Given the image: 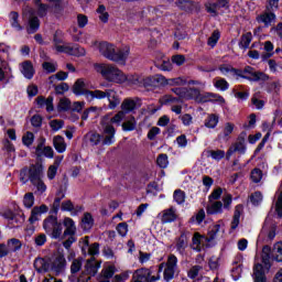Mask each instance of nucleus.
I'll return each instance as SVG.
<instances>
[{
  "instance_id": "nucleus-1",
  "label": "nucleus",
  "mask_w": 282,
  "mask_h": 282,
  "mask_svg": "<svg viewBox=\"0 0 282 282\" xmlns=\"http://www.w3.org/2000/svg\"><path fill=\"white\" fill-rule=\"evenodd\" d=\"M95 70L100 74L104 80L107 83H115L117 85H122L127 83V75L113 64H95Z\"/></svg>"
},
{
  "instance_id": "nucleus-2",
  "label": "nucleus",
  "mask_w": 282,
  "mask_h": 282,
  "mask_svg": "<svg viewBox=\"0 0 282 282\" xmlns=\"http://www.w3.org/2000/svg\"><path fill=\"white\" fill-rule=\"evenodd\" d=\"M43 230L51 239L63 238V223H61L56 216L51 215L43 220Z\"/></svg>"
},
{
  "instance_id": "nucleus-3",
  "label": "nucleus",
  "mask_w": 282,
  "mask_h": 282,
  "mask_svg": "<svg viewBox=\"0 0 282 282\" xmlns=\"http://www.w3.org/2000/svg\"><path fill=\"white\" fill-rule=\"evenodd\" d=\"M232 206V195L226 194L221 200H212L206 207L207 215H221L224 210H230Z\"/></svg>"
},
{
  "instance_id": "nucleus-4",
  "label": "nucleus",
  "mask_w": 282,
  "mask_h": 282,
  "mask_svg": "<svg viewBox=\"0 0 282 282\" xmlns=\"http://www.w3.org/2000/svg\"><path fill=\"white\" fill-rule=\"evenodd\" d=\"M162 271L164 281L170 282L175 279V274L177 272V257L175 254H170L166 263L162 262L159 265L158 274H160Z\"/></svg>"
},
{
  "instance_id": "nucleus-5",
  "label": "nucleus",
  "mask_w": 282,
  "mask_h": 282,
  "mask_svg": "<svg viewBox=\"0 0 282 282\" xmlns=\"http://www.w3.org/2000/svg\"><path fill=\"white\" fill-rule=\"evenodd\" d=\"M93 96H95V100H105V98H107L109 109H116V107L120 105V96H118V93L111 88L106 90L95 89Z\"/></svg>"
},
{
  "instance_id": "nucleus-6",
  "label": "nucleus",
  "mask_w": 282,
  "mask_h": 282,
  "mask_svg": "<svg viewBox=\"0 0 282 282\" xmlns=\"http://www.w3.org/2000/svg\"><path fill=\"white\" fill-rule=\"evenodd\" d=\"M240 74H237V76H240L241 78H248V80L253 82H265L270 79V76L263 72H256L253 67L246 66L243 69H239Z\"/></svg>"
},
{
  "instance_id": "nucleus-7",
  "label": "nucleus",
  "mask_w": 282,
  "mask_h": 282,
  "mask_svg": "<svg viewBox=\"0 0 282 282\" xmlns=\"http://www.w3.org/2000/svg\"><path fill=\"white\" fill-rule=\"evenodd\" d=\"M96 90H88L86 88L85 79H77L73 86V94L76 96H85L88 102H94L96 100V96L94 95Z\"/></svg>"
},
{
  "instance_id": "nucleus-8",
  "label": "nucleus",
  "mask_w": 282,
  "mask_h": 282,
  "mask_svg": "<svg viewBox=\"0 0 282 282\" xmlns=\"http://www.w3.org/2000/svg\"><path fill=\"white\" fill-rule=\"evenodd\" d=\"M173 94L175 96H178V98H182L183 100H196V102L199 99V89L197 88H184V87H177L172 88Z\"/></svg>"
},
{
  "instance_id": "nucleus-9",
  "label": "nucleus",
  "mask_w": 282,
  "mask_h": 282,
  "mask_svg": "<svg viewBox=\"0 0 282 282\" xmlns=\"http://www.w3.org/2000/svg\"><path fill=\"white\" fill-rule=\"evenodd\" d=\"M23 18L29 20L28 33L34 34L41 28V21L34 17V10L30 7L23 9Z\"/></svg>"
},
{
  "instance_id": "nucleus-10",
  "label": "nucleus",
  "mask_w": 282,
  "mask_h": 282,
  "mask_svg": "<svg viewBox=\"0 0 282 282\" xmlns=\"http://www.w3.org/2000/svg\"><path fill=\"white\" fill-rule=\"evenodd\" d=\"M226 232V225L224 220H218L217 224L212 226L207 234V241H215V239H224Z\"/></svg>"
},
{
  "instance_id": "nucleus-11",
  "label": "nucleus",
  "mask_w": 282,
  "mask_h": 282,
  "mask_svg": "<svg viewBox=\"0 0 282 282\" xmlns=\"http://www.w3.org/2000/svg\"><path fill=\"white\" fill-rule=\"evenodd\" d=\"M116 142V128L111 123H107L102 128L101 144L104 147H111Z\"/></svg>"
},
{
  "instance_id": "nucleus-12",
  "label": "nucleus",
  "mask_w": 282,
  "mask_h": 282,
  "mask_svg": "<svg viewBox=\"0 0 282 282\" xmlns=\"http://www.w3.org/2000/svg\"><path fill=\"white\" fill-rule=\"evenodd\" d=\"M95 47H97L98 52L108 61H112L113 52H116V45L109 42H95Z\"/></svg>"
},
{
  "instance_id": "nucleus-13",
  "label": "nucleus",
  "mask_w": 282,
  "mask_h": 282,
  "mask_svg": "<svg viewBox=\"0 0 282 282\" xmlns=\"http://www.w3.org/2000/svg\"><path fill=\"white\" fill-rule=\"evenodd\" d=\"M143 17L145 21H148L149 25H155V23H158V19H162V17H164V11H162V7L149 8L143 11Z\"/></svg>"
},
{
  "instance_id": "nucleus-14",
  "label": "nucleus",
  "mask_w": 282,
  "mask_h": 282,
  "mask_svg": "<svg viewBox=\"0 0 282 282\" xmlns=\"http://www.w3.org/2000/svg\"><path fill=\"white\" fill-rule=\"evenodd\" d=\"M234 153H240V155L246 154V139L243 137H239L237 141L228 149L226 158L230 160Z\"/></svg>"
},
{
  "instance_id": "nucleus-15",
  "label": "nucleus",
  "mask_w": 282,
  "mask_h": 282,
  "mask_svg": "<svg viewBox=\"0 0 282 282\" xmlns=\"http://www.w3.org/2000/svg\"><path fill=\"white\" fill-rule=\"evenodd\" d=\"M129 54H131V47L123 46L121 48H117L112 54V63H127V58H129Z\"/></svg>"
},
{
  "instance_id": "nucleus-16",
  "label": "nucleus",
  "mask_w": 282,
  "mask_h": 282,
  "mask_svg": "<svg viewBox=\"0 0 282 282\" xmlns=\"http://www.w3.org/2000/svg\"><path fill=\"white\" fill-rule=\"evenodd\" d=\"M35 155L37 158H43L44 155V158L52 159L54 158V149H52L50 145L45 147V139H41L37 147L35 148Z\"/></svg>"
},
{
  "instance_id": "nucleus-17",
  "label": "nucleus",
  "mask_w": 282,
  "mask_h": 282,
  "mask_svg": "<svg viewBox=\"0 0 282 282\" xmlns=\"http://www.w3.org/2000/svg\"><path fill=\"white\" fill-rule=\"evenodd\" d=\"M256 21L264 25V28H270L273 23H276V14L272 11H267L257 15Z\"/></svg>"
},
{
  "instance_id": "nucleus-18",
  "label": "nucleus",
  "mask_w": 282,
  "mask_h": 282,
  "mask_svg": "<svg viewBox=\"0 0 282 282\" xmlns=\"http://www.w3.org/2000/svg\"><path fill=\"white\" fill-rule=\"evenodd\" d=\"M44 167L42 164L36 163L29 169V180L31 184L39 182L43 177Z\"/></svg>"
},
{
  "instance_id": "nucleus-19",
  "label": "nucleus",
  "mask_w": 282,
  "mask_h": 282,
  "mask_svg": "<svg viewBox=\"0 0 282 282\" xmlns=\"http://www.w3.org/2000/svg\"><path fill=\"white\" fill-rule=\"evenodd\" d=\"M65 230L64 234H62V238L64 237H75L76 235V223H74V219L69 218V217H65L63 220Z\"/></svg>"
},
{
  "instance_id": "nucleus-20",
  "label": "nucleus",
  "mask_w": 282,
  "mask_h": 282,
  "mask_svg": "<svg viewBox=\"0 0 282 282\" xmlns=\"http://www.w3.org/2000/svg\"><path fill=\"white\" fill-rule=\"evenodd\" d=\"M47 210H50V208H47L46 205L33 207L31 210V216L29 217V223L36 224V221L41 219V215H44L45 213H47Z\"/></svg>"
},
{
  "instance_id": "nucleus-21",
  "label": "nucleus",
  "mask_w": 282,
  "mask_h": 282,
  "mask_svg": "<svg viewBox=\"0 0 282 282\" xmlns=\"http://www.w3.org/2000/svg\"><path fill=\"white\" fill-rule=\"evenodd\" d=\"M66 264L67 261L65 260V256L57 254L52 261L51 270H53V272H56L57 274H61V272L65 270Z\"/></svg>"
},
{
  "instance_id": "nucleus-22",
  "label": "nucleus",
  "mask_w": 282,
  "mask_h": 282,
  "mask_svg": "<svg viewBox=\"0 0 282 282\" xmlns=\"http://www.w3.org/2000/svg\"><path fill=\"white\" fill-rule=\"evenodd\" d=\"M20 72L23 74L24 78H28V80H32L34 78V65H32V62L25 61L20 64Z\"/></svg>"
},
{
  "instance_id": "nucleus-23",
  "label": "nucleus",
  "mask_w": 282,
  "mask_h": 282,
  "mask_svg": "<svg viewBox=\"0 0 282 282\" xmlns=\"http://www.w3.org/2000/svg\"><path fill=\"white\" fill-rule=\"evenodd\" d=\"M176 219H177V212L173 207L169 209H164L161 213L162 224H172V221H175Z\"/></svg>"
},
{
  "instance_id": "nucleus-24",
  "label": "nucleus",
  "mask_w": 282,
  "mask_h": 282,
  "mask_svg": "<svg viewBox=\"0 0 282 282\" xmlns=\"http://www.w3.org/2000/svg\"><path fill=\"white\" fill-rule=\"evenodd\" d=\"M98 270H100V263L96 259L93 258L86 262L85 273L88 274L87 276H96Z\"/></svg>"
},
{
  "instance_id": "nucleus-25",
  "label": "nucleus",
  "mask_w": 282,
  "mask_h": 282,
  "mask_svg": "<svg viewBox=\"0 0 282 282\" xmlns=\"http://www.w3.org/2000/svg\"><path fill=\"white\" fill-rule=\"evenodd\" d=\"M188 248V232H183L176 239V250L180 254H184V250Z\"/></svg>"
},
{
  "instance_id": "nucleus-26",
  "label": "nucleus",
  "mask_w": 282,
  "mask_h": 282,
  "mask_svg": "<svg viewBox=\"0 0 282 282\" xmlns=\"http://www.w3.org/2000/svg\"><path fill=\"white\" fill-rule=\"evenodd\" d=\"M53 147L57 153H65V151H67V143L62 135H55L53 138Z\"/></svg>"
},
{
  "instance_id": "nucleus-27",
  "label": "nucleus",
  "mask_w": 282,
  "mask_h": 282,
  "mask_svg": "<svg viewBox=\"0 0 282 282\" xmlns=\"http://www.w3.org/2000/svg\"><path fill=\"white\" fill-rule=\"evenodd\" d=\"M85 139L87 142H89L90 147H98V144H100V142H102V135L98 132H88L85 135Z\"/></svg>"
},
{
  "instance_id": "nucleus-28",
  "label": "nucleus",
  "mask_w": 282,
  "mask_h": 282,
  "mask_svg": "<svg viewBox=\"0 0 282 282\" xmlns=\"http://www.w3.org/2000/svg\"><path fill=\"white\" fill-rule=\"evenodd\" d=\"M174 3L183 12H193V8H195L193 0H176Z\"/></svg>"
},
{
  "instance_id": "nucleus-29",
  "label": "nucleus",
  "mask_w": 282,
  "mask_h": 282,
  "mask_svg": "<svg viewBox=\"0 0 282 282\" xmlns=\"http://www.w3.org/2000/svg\"><path fill=\"white\" fill-rule=\"evenodd\" d=\"M213 98H215V100H217L218 102H226L224 97L217 96L214 94H209V93H205V94L199 93L197 102H210V100H213Z\"/></svg>"
},
{
  "instance_id": "nucleus-30",
  "label": "nucleus",
  "mask_w": 282,
  "mask_h": 282,
  "mask_svg": "<svg viewBox=\"0 0 282 282\" xmlns=\"http://www.w3.org/2000/svg\"><path fill=\"white\" fill-rule=\"evenodd\" d=\"M33 265H34L36 272H40V273L50 272V270H51V265L43 258L35 259Z\"/></svg>"
},
{
  "instance_id": "nucleus-31",
  "label": "nucleus",
  "mask_w": 282,
  "mask_h": 282,
  "mask_svg": "<svg viewBox=\"0 0 282 282\" xmlns=\"http://www.w3.org/2000/svg\"><path fill=\"white\" fill-rule=\"evenodd\" d=\"M117 272H118V268H116V264L106 263V264H104V268L101 270V276H104V279H108L109 280Z\"/></svg>"
},
{
  "instance_id": "nucleus-32",
  "label": "nucleus",
  "mask_w": 282,
  "mask_h": 282,
  "mask_svg": "<svg viewBox=\"0 0 282 282\" xmlns=\"http://www.w3.org/2000/svg\"><path fill=\"white\" fill-rule=\"evenodd\" d=\"M271 252L274 261L282 263V241L275 242Z\"/></svg>"
},
{
  "instance_id": "nucleus-33",
  "label": "nucleus",
  "mask_w": 282,
  "mask_h": 282,
  "mask_svg": "<svg viewBox=\"0 0 282 282\" xmlns=\"http://www.w3.org/2000/svg\"><path fill=\"white\" fill-rule=\"evenodd\" d=\"M217 124H219V116L215 113L208 115L204 122L207 129H215Z\"/></svg>"
},
{
  "instance_id": "nucleus-34",
  "label": "nucleus",
  "mask_w": 282,
  "mask_h": 282,
  "mask_svg": "<svg viewBox=\"0 0 282 282\" xmlns=\"http://www.w3.org/2000/svg\"><path fill=\"white\" fill-rule=\"evenodd\" d=\"M135 107H138V102L133 99H124L121 104V109L123 113H130V111L135 110Z\"/></svg>"
},
{
  "instance_id": "nucleus-35",
  "label": "nucleus",
  "mask_w": 282,
  "mask_h": 282,
  "mask_svg": "<svg viewBox=\"0 0 282 282\" xmlns=\"http://www.w3.org/2000/svg\"><path fill=\"white\" fill-rule=\"evenodd\" d=\"M254 282H265V275L263 274V265L256 264L253 268Z\"/></svg>"
},
{
  "instance_id": "nucleus-36",
  "label": "nucleus",
  "mask_w": 282,
  "mask_h": 282,
  "mask_svg": "<svg viewBox=\"0 0 282 282\" xmlns=\"http://www.w3.org/2000/svg\"><path fill=\"white\" fill-rule=\"evenodd\" d=\"M67 54H69V56H85L86 51L84 47H82L79 45L68 44Z\"/></svg>"
},
{
  "instance_id": "nucleus-37",
  "label": "nucleus",
  "mask_w": 282,
  "mask_h": 282,
  "mask_svg": "<svg viewBox=\"0 0 282 282\" xmlns=\"http://www.w3.org/2000/svg\"><path fill=\"white\" fill-rule=\"evenodd\" d=\"M250 43H252V33L247 32L241 35L240 42H239V47L241 50H248V47H250Z\"/></svg>"
},
{
  "instance_id": "nucleus-38",
  "label": "nucleus",
  "mask_w": 282,
  "mask_h": 282,
  "mask_svg": "<svg viewBox=\"0 0 282 282\" xmlns=\"http://www.w3.org/2000/svg\"><path fill=\"white\" fill-rule=\"evenodd\" d=\"M93 227H94V217L89 213L84 214V217L82 219V228L84 230H91Z\"/></svg>"
},
{
  "instance_id": "nucleus-39",
  "label": "nucleus",
  "mask_w": 282,
  "mask_h": 282,
  "mask_svg": "<svg viewBox=\"0 0 282 282\" xmlns=\"http://www.w3.org/2000/svg\"><path fill=\"white\" fill-rule=\"evenodd\" d=\"M11 26L14 28L18 32H21L23 30V26L19 23V13L17 11H12L9 14Z\"/></svg>"
},
{
  "instance_id": "nucleus-40",
  "label": "nucleus",
  "mask_w": 282,
  "mask_h": 282,
  "mask_svg": "<svg viewBox=\"0 0 282 282\" xmlns=\"http://www.w3.org/2000/svg\"><path fill=\"white\" fill-rule=\"evenodd\" d=\"M7 246L9 247L10 252H19L23 247V243H21V240L17 238H11L8 240Z\"/></svg>"
},
{
  "instance_id": "nucleus-41",
  "label": "nucleus",
  "mask_w": 282,
  "mask_h": 282,
  "mask_svg": "<svg viewBox=\"0 0 282 282\" xmlns=\"http://www.w3.org/2000/svg\"><path fill=\"white\" fill-rule=\"evenodd\" d=\"M219 70L224 76H228L229 74H232L234 76H237V74H241L239 69L234 68L231 65L223 64L219 66Z\"/></svg>"
},
{
  "instance_id": "nucleus-42",
  "label": "nucleus",
  "mask_w": 282,
  "mask_h": 282,
  "mask_svg": "<svg viewBox=\"0 0 282 282\" xmlns=\"http://www.w3.org/2000/svg\"><path fill=\"white\" fill-rule=\"evenodd\" d=\"M207 153L212 160H216L217 162L226 158V152L224 150H209Z\"/></svg>"
},
{
  "instance_id": "nucleus-43",
  "label": "nucleus",
  "mask_w": 282,
  "mask_h": 282,
  "mask_svg": "<svg viewBox=\"0 0 282 282\" xmlns=\"http://www.w3.org/2000/svg\"><path fill=\"white\" fill-rule=\"evenodd\" d=\"M186 78L184 77H175V78H170L167 79V85H170V87H184V85H186Z\"/></svg>"
},
{
  "instance_id": "nucleus-44",
  "label": "nucleus",
  "mask_w": 282,
  "mask_h": 282,
  "mask_svg": "<svg viewBox=\"0 0 282 282\" xmlns=\"http://www.w3.org/2000/svg\"><path fill=\"white\" fill-rule=\"evenodd\" d=\"M204 241V236L199 235V232H195L192 238V243L194 250H202V243Z\"/></svg>"
},
{
  "instance_id": "nucleus-45",
  "label": "nucleus",
  "mask_w": 282,
  "mask_h": 282,
  "mask_svg": "<svg viewBox=\"0 0 282 282\" xmlns=\"http://www.w3.org/2000/svg\"><path fill=\"white\" fill-rule=\"evenodd\" d=\"M205 219H206V212L204 209H199L198 213H196V215H194L191 218V223L197 224L199 226V224H202Z\"/></svg>"
},
{
  "instance_id": "nucleus-46",
  "label": "nucleus",
  "mask_w": 282,
  "mask_h": 282,
  "mask_svg": "<svg viewBox=\"0 0 282 282\" xmlns=\"http://www.w3.org/2000/svg\"><path fill=\"white\" fill-rule=\"evenodd\" d=\"M250 177H251V181L253 182V184H259V182H261V180H263V171L256 167L251 171Z\"/></svg>"
},
{
  "instance_id": "nucleus-47",
  "label": "nucleus",
  "mask_w": 282,
  "mask_h": 282,
  "mask_svg": "<svg viewBox=\"0 0 282 282\" xmlns=\"http://www.w3.org/2000/svg\"><path fill=\"white\" fill-rule=\"evenodd\" d=\"M173 197L174 202H176V204L178 205L184 204L186 202V193H184V191L182 189L174 191Z\"/></svg>"
},
{
  "instance_id": "nucleus-48",
  "label": "nucleus",
  "mask_w": 282,
  "mask_h": 282,
  "mask_svg": "<svg viewBox=\"0 0 282 282\" xmlns=\"http://www.w3.org/2000/svg\"><path fill=\"white\" fill-rule=\"evenodd\" d=\"M205 8L212 17H217V11L220 10L218 2H208L205 4Z\"/></svg>"
},
{
  "instance_id": "nucleus-49",
  "label": "nucleus",
  "mask_w": 282,
  "mask_h": 282,
  "mask_svg": "<svg viewBox=\"0 0 282 282\" xmlns=\"http://www.w3.org/2000/svg\"><path fill=\"white\" fill-rule=\"evenodd\" d=\"M23 206L24 208H32V206H34V194L33 193H26L23 196Z\"/></svg>"
},
{
  "instance_id": "nucleus-50",
  "label": "nucleus",
  "mask_w": 282,
  "mask_h": 282,
  "mask_svg": "<svg viewBox=\"0 0 282 282\" xmlns=\"http://www.w3.org/2000/svg\"><path fill=\"white\" fill-rule=\"evenodd\" d=\"M42 67L45 72H47V74H54V72L58 69V64H56V62H44Z\"/></svg>"
},
{
  "instance_id": "nucleus-51",
  "label": "nucleus",
  "mask_w": 282,
  "mask_h": 282,
  "mask_svg": "<svg viewBox=\"0 0 282 282\" xmlns=\"http://www.w3.org/2000/svg\"><path fill=\"white\" fill-rule=\"evenodd\" d=\"M97 12L99 13V20L102 23H107V21H109V13L107 12V8H105V6L100 4Z\"/></svg>"
},
{
  "instance_id": "nucleus-52",
  "label": "nucleus",
  "mask_w": 282,
  "mask_h": 282,
  "mask_svg": "<svg viewBox=\"0 0 282 282\" xmlns=\"http://www.w3.org/2000/svg\"><path fill=\"white\" fill-rule=\"evenodd\" d=\"M270 254H272V248L270 246H264L262 248V261L265 265H268V263H270Z\"/></svg>"
},
{
  "instance_id": "nucleus-53",
  "label": "nucleus",
  "mask_w": 282,
  "mask_h": 282,
  "mask_svg": "<svg viewBox=\"0 0 282 282\" xmlns=\"http://www.w3.org/2000/svg\"><path fill=\"white\" fill-rule=\"evenodd\" d=\"M162 100H163V105H177V104H180V102H182V98H176V97H173V96H171V95H165L163 98H162Z\"/></svg>"
},
{
  "instance_id": "nucleus-54",
  "label": "nucleus",
  "mask_w": 282,
  "mask_h": 282,
  "mask_svg": "<svg viewBox=\"0 0 282 282\" xmlns=\"http://www.w3.org/2000/svg\"><path fill=\"white\" fill-rule=\"evenodd\" d=\"M50 127L52 131H61V129L65 127V122L61 119H53L50 121Z\"/></svg>"
},
{
  "instance_id": "nucleus-55",
  "label": "nucleus",
  "mask_w": 282,
  "mask_h": 282,
  "mask_svg": "<svg viewBox=\"0 0 282 282\" xmlns=\"http://www.w3.org/2000/svg\"><path fill=\"white\" fill-rule=\"evenodd\" d=\"M37 6V14L39 17H46L47 10H50V6L41 3V0H35Z\"/></svg>"
},
{
  "instance_id": "nucleus-56",
  "label": "nucleus",
  "mask_w": 282,
  "mask_h": 282,
  "mask_svg": "<svg viewBox=\"0 0 282 282\" xmlns=\"http://www.w3.org/2000/svg\"><path fill=\"white\" fill-rule=\"evenodd\" d=\"M69 107H72V101H69V99L67 98L59 99V102L57 106L58 111H67Z\"/></svg>"
},
{
  "instance_id": "nucleus-57",
  "label": "nucleus",
  "mask_w": 282,
  "mask_h": 282,
  "mask_svg": "<svg viewBox=\"0 0 282 282\" xmlns=\"http://www.w3.org/2000/svg\"><path fill=\"white\" fill-rule=\"evenodd\" d=\"M22 142H23L24 147H32V144H34V133L28 131L22 137Z\"/></svg>"
},
{
  "instance_id": "nucleus-58",
  "label": "nucleus",
  "mask_w": 282,
  "mask_h": 282,
  "mask_svg": "<svg viewBox=\"0 0 282 282\" xmlns=\"http://www.w3.org/2000/svg\"><path fill=\"white\" fill-rule=\"evenodd\" d=\"M127 80L130 85H135L137 87H142V76L140 75H131L127 76Z\"/></svg>"
},
{
  "instance_id": "nucleus-59",
  "label": "nucleus",
  "mask_w": 282,
  "mask_h": 282,
  "mask_svg": "<svg viewBox=\"0 0 282 282\" xmlns=\"http://www.w3.org/2000/svg\"><path fill=\"white\" fill-rule=\"evenodd\" d=\"M223 193L224 189L221 187L214 189L212 194L208 196V202H217V199L221 198Z\"/></svg>"
},
{
  "instance_id": "nucleus-60",
  "label": "nucleus",
  "mask_w": 282,
  "mask_h": 282,
  "mask_svg": "<svg viewBox=\"0 0 282 282\" xmlns=\"http://www.w3.org/2000/svg\"><path fill=\"white\" fill-rule=\"evenodd\" d=\"M156 164L160 169H166L169 166V156L166 154H160L156 159Z\"/></svg>"
},
{
  "instance_id": "nucleus-61",
  "label": "nucleus",
  "mask_w": 282,
  "mask_h": 282,
  "mask_svg": "<svg viewBox=\"0 0 282 282\" xmlns=\"http://www.w3.org/2000/svg\"><path fill=\"white\" fill-rule=\"evenodd\" d=\"M131 276V271H124L113 276L112 282H126Z\"/></svg>"
},
{
  "instance_id": "nucleus-62",
  "label": "nucleus",
  "mask_w": 282,
  "mask_h": 282,
  "mask_svg": "<svg viewBox=\"0 0 282 282\" xmlns=\"http://www.w3.org/2000/svg\"><path fill=\"white\" fill-rule=\"evenodd\" d=\"M221 34L219 33V31H214L212 36L208 39L207 44L210 47H215L217 45V41H219Z\"/></svg>"
},
{
  "instance_id": "nucleus-63",
  "label": "nucleus",
  "mask_w": 282,
  "mask_h": 282,
  "mask_svg": "<svg viewBox=\"0 0 282 282\" xmlns=\"http://www.w3.org/2000/svg\"><path fill=\"white\" fill-rule=\"evenodd\" d=\"M135 118H132L122 123V129L124 131H135Z\"/></svg>"
},
{
  "instance_id": "nucleus-64",
  "label": "nucleus",
  "mask_w": 282,
  "mask_h": 282,
  "mask_svg": "<svg viewBox=\"0 0 282 282\" xmlns=\"http://www.w3.org/2000/svg\"><path fill=\"white\" fill-rule=\"evenodd\" d=\"M155 85L166 87V85H169V79H166V77H164L163 75L156 74L154 75V86Z\"/></svg>"
}]
</instances>
